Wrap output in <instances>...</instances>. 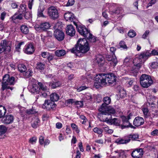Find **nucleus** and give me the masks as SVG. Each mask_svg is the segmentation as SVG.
<instances>
[{
  "mask_svg": "<svg viewBox=\"0 0 158 158\" xmlns=\"http://www.w3.org/2000/svg\"><path fill=\"white\" fill-rule=\"evenodd\" d=\"M140 82L142 87L147 88L153 83V81L150 76L143 74L140 78Z\"/></svg>",
  "mask_w": 158,
  "mask_h": 158,
  "instance_id": "nucleus-8",
  "label": "nucleus"
},
{
  "mask_svg": "<svg viewBox=\"0 0 158 158\" xmlns=\"http://www.w3.org/2000/svg\"><path fill=\"white\" fill-rule=\"evenodd\" d=\"M53 35L56 39L59 41L63 40L64 38V33L59 29H56L54 31Z\"/></svg>",
  "mask_w": 158,
  "mask_h": 158,
  "instance_id": "nucleus-15",
  "label": "nucleus"
},
{
  "mask_svg": "<svg viewBox=\"0 0 158 158\" xmlns=\"http://www.w3.org/2000/svg\"><path fill=\"white\" fill-rule=\"evenodd\" d=\"M66 33L67 35L73 36L75 34V30L74 27L72 25H67L66 29Z\"/></svg>",
  "mask_w": 158,
  "mask_h": 158,
  "instance_id": "nucleus-20",
  "label": "nucleus"
},
{
  "mask_svg": "<svg viewBox=\"0 0 158 158\" xmlns=\"http://www.w3.org/2000/svg\"><path fill=\"white\" fill-rule=\"evenodd\" d=\"M32 72L31 70H28V71H27L25 73L24 75H25L27 77H29L32 76Z\"/></svg>",
  "mask_w": 158,
  "mask_h": 158,
  "instance_id": "nucleus-56",
  "label": "nucleus"
},
{
  "mask_svg": "<svg viewBox=\"0 0 158 158\" xmlns=\"http://www.w3.org/2000/svg\"><path fill=\"white\" fill-rule=\"evenodd\" d=\"M7 129L3 125L0 126V136L4 135L6 132Z\"/></svg>",
  "mask_w": 158,
  "mask_h": 158,
  "instance_id": "nucleus-38",
  "label": "nucleus"
},
{
  "mask_svg": "<svg viewBox=\"0 0 158 158\" xmlns=\"http://www.w3.org/2000/svg\"><path fill=\"white\" fill-rule=\"evenodd\" d=\"M111 99L109 97H106L103 98L104 103H103L98 109L99 111L101 113L98 114V117L101 116L102 115H106L110 113L114 114L115 111L114 108L111 106H108L107 105L111 102Z\"/></svg>",
  "mask_w": 158,
  "mask_h": 158,
  "instance_id": "nucleus-3",
  "label": "nucleus"
},
{
  "mask_svg": "<svg viewBox=\"0 0 158 158\" xmlns=\"http://www.w3.org/2000/svg\"><path fill=\"white\" fill-rule=\"evenodd\" d=\"M20 114L22 117L24 116L25 113H26V110L24 107H22L20 108Z\"/></svg>",
  "mask_w": 158,
  "mask_h": 158,
  "instance_id": "nucleus-43",
  "label": "nucleus"
},
{
  "mask_svg": "<svg viewBox=\"0 0 158 158\" xmlns=\"http://www.w3.org/2000/svg\"><path fill=\"white\" fill-rule=\"evenodd\" d=\"M116 80V76L112 73L106 74L100 73L97 75L95 77L94 86L98 89L100 86L106 85L107 81L109 85H111L115 83Z\"/></svg>",
  "mask_w": 158,
  "mask_h": 158,
  "instance_id": "nucleus-1",
  "label": "nucleus"
},
{
  "mask_svg": "<svg viewBox=\"0 0 158 158\" xmlns=\"http://www.w3.org/2000/svg\"><path fill=\"white\" fill-rule=\"evenodd\" d=\"M128 35L130 37L132 38L135 36L136 35V33L135 31L133 30H130L128 33Z\"/></svg>",
  "mask_w": 158,
  "mask_h": 158,
  "instance_id": "nucleus-46",
  "label": "nucleus"
},
{
  "mask_svg": "<svg viewBox=\"0 0 158 158\" xmlns=\"http://www.w3.org/2000/svg\"><path fill=\"white\" fill-rule=\"evenodd\" d=\"M89 49L88 42L85 39H80L75 47L70 50L71 52L77 56H82L83 54L88 52Z\"/></svg>",
  "mask_w": 158,
  "mask_h": 158,
  "instance_id": "nucleus-2",
  "label": "nucleus"
},
{
  "mask_svg": "<svg viewBox=\"0 0 158 158\" xmlns=\"http://www.w3.org/2000/svg\"><path fill=\"white\" fill-rule=\"evenodd\" d=\"M19 13V15H15L14 16L13 18H14V19H19V20H21L22 19V18H23V15L22 14L20 13Z\"/></svg>",
  "mask_w": 158,
  "mask_h": 158,
  "instance_id": "nucleus-53",
  "label": "nucleus"
},
{
  "mask_svg": "<svg viewBox=\"0 0 158 158\" xmlns=\"http://www.w3.org/2000/svg\"><path fill=\"white\" fill-rule=\"evenodd\" d=\"M104 131L107 134H111L113 132V130L110 129L108 126H106L103 127Z\"/></svg>",
  "mask_w": 158,
  "mask_h": 158,
  "instance_id": "nucleus-39",
  "label": "nucleus"
},
{
  "mask_svg": "<svg viewBox=\"0 0 158 158\" xmlns=\"http://www.w3.org/2000/svg\"><path fill=\"white\" fill-rule=\"evenodd\" d=\"M150 33L149 30H147L142 36V38L143 39H146L148 35Z\"/></svg>",
  "mask_w": 158,
  "mask_h": 158,
  "instance_id": "nucleus-54",
  "label": "nucleus"
},
{
  "mask_svg": "<svg viewBox=\"0 0 158 158\" xmlns=\"http://www.w3.org/2000/svg\"><path fill=\"white\" fill-rule=\"evenodd\" d=\"M65 54V51L64 50H57L55 52L56 56L58 57L64 56Z\"/></svg>",
  "mask_w": 158,
  "mask_h": 158,
  "instance_id": "nucleus-32",
  "label": "nucleus"
},
{
  "mask_svg": "<svg viewBox=\"0 0 158 158\" xmlns=\"http://www.w3.org/2000/svg\"><path fill=\"white\" fill-rule=\"evenodd\" d=\"M38 84L40 87H38L37 85L33 84L32 86L29 87L30 92L34 94H37L39 92V90L41 89L43 91V92H41V94H40L38 96L41 98H46L48 95L47 87L43 85L41 82H38Z\"/></svg>",
  "mask_w": 158,
  "mask_h": 158,
  "instance_id": "nucleus-5",
  "label": "nucleus"
},
{
  "mask_svg": "<svg viewBox=\"0 0 158 158\" xmlns=\"http://www.w3.org/2000/svg\"><path fill=\"white\" fill-rule=\"evenodd\" d=\"M50 117V115L47 113H45L43 115L42 118L43 120H47Z\"/></svg>",
  "mask_w": 158,
  "mask_h": 158,
  "instance_id": "nucleus-52",
  "label": "nucleus"
},
{
  "mask_svg": "<svg viewBox=\"0 0 158 158\" xmlns=\"http://www.w3.org/2000/svg\"><path fill=\"white\" fill-rule=\"evenodd\" d=\"M34 0H29L28 3V8L30 9H31L32 8V6L33 4V2Z\"/></svg>",
  "mask_w": 158,
  "mask_h": 158,
  "instance_id": "nucleus-62",
  "label": "nucleus"
},
{
  "mask_svg": "<svg viewBox=\"0 0 158 158\" xmlns=\"http://www.w3.org/2000/svg\"><path fill=\"white\" fill-rule=\"evenodd\" d=\"M151 135L152 136H156L158 135V130L155 129L151 133Z\"/></svg>",
  "mask_w": 158,
  "mask_h": 158,
  "instance_id": "nucleus-51",
  "label": "nucleus"
},
{
  "mask_svg": "<svg viewBox=\"0 0 158 158\" xmlns=\"http://www.w3.org/2000/svg\"><path fill=\"white\" fill-rule=\"evenodd\" d=\"M132 116V114L130 113L127 117L123 116L122 117L123 124L121 125V127L122 129H123L126 128L131 127V128H135V127L133 126L130 123L129 120L131 118V117Z\"/></svg>",
  "mask_w": 158,
  "mask_h": 158,
  "instance_id": "nucleus-12",
  "label": "nucleus"
},
{
  "mask_svg": "<svg viewBox=\"0 0 158 158\" xmlns=\"http://www.w3.org/2000/svg\"><path fill=\"white\" fill-rule=\"evenodd\" d=\"M19 70L21 72H24L26 71L27 68L26 66L23 64H19L18 66Z\"/></svg>",
  "mask_w": 158,
  "mask_h": 158,
  "instance_id": "nucleus-35",
  "label": "nucleus"
},
{
  "mask_svg": "<svg viewBox=\"0 0 158 158\" xmlns=\"http://www.w3.org/2000/svg\"><path fill=\"white\" fill-rule=\"evenodd\" d=\"M24 17L27 19H30L32 18V14L30 11H26L25 12Z\"/></svg>",
  "mask_w": 158,
  "mask_h": 158,
  "instance_id": "nucleus-42",
  "label": "nucleus"
},
{
  "mask_svg": "<svg viewBox=\"0 0 158 158\" xmlns=\"http://www.w3.org/2000/svg\"><path fill=\"white\" fill-rule=\"evenodd\" d=\"M49 53V52H42L41 55L44 58H47Z\"/></svg>",
  "mask_w": 158,
  "mask_h": 158,
  "instance_id": "nucleus-49",
  "label": "nucleus"
},
{
  "mask_svg": "<svg viewBox=\"0 0 158 158\" xmlns=\"http://www.w3.org/2000/svg\"><path fill=\"white\" fill-rule=\"evenodd\" d=\"M56 106V104L53 101L50 100H45L44 104L42 106V108L44 109H46L48 110H49L53 108Z\"/></svg>",
  "mask_w": 158,
  "mask_h": 158,
  "instance_id": "nucleus-14",
  "label": "nucleus"
},
{
  "mask_svg": "<svg viewBox=\"0 0 158 158\" xmlns=\"http://www.w3.org/2000/svg\"><path fill=\"white\" fill-rule=\"evenodd\" d=\"M47 14L50 18L53 20L57 19L59 16V12L56 7L51 6L48 9Z\"/></svg>",
  "mask_w": 158,
  "mask_h": 158,
  "instance_id": "nucleus-10",
  "label": "nucleus"
},
{
  "mask_svg": "<svg viewBox=\"0 0 158 158\" xmlns=\"http://www.w3.org/2000/svg\"><path fill=\"white\" fill-rule=\"evenodd\" d=\"M6 110L4 106L0 105V118L3 117L6 112Z\"/></svg>",
  "mask_w": 158,
  "mask_h": 158,
  "instance_id": "nucleus-28",
  "label": "nucleus"
},
{
  "mask_svg": "<svg viewBox=\"0 0 158 158\" xmlns=\"http://www.w3.org/2000/svg\"><path fill=\"white\" fill-rule=\"evenodd\" d=\"M26 6L24 4H21L19 6L18 11L19 13L23 14L26 11Z\"/></svg>",
  "mask_w": 158,
  "mask_h": 158,
  "instance_id": "nucleus-31",
  "label": "nucleus"
},
{
  "mask_svg": "<svg viewBox=\"0 0 158 158\" xmlns=\"http://www.w3.org/2000/svg\"><path fill=\"white\" fill-rule=\"evenodd\" d=\"M15 78L11 77H10L8 74H6L3 77V81L2 84V89L4 90L6 89H9L10 87L7 86L14 84Z\"/></svg>",
  "mask_w": 158,
  "mask_h": 158,
  "instance_id": "nucleus-7",
  "label": "nucleus"
},
{
  "mask_svg": "<svg viewBox=\"0 0 158 158\" xmlns=\"http://www.w3.org/2000/svg\"><path fill=\"white\" fill-rule=\"evenodd\" d=\"M119 46L121 48L124 49H127V47L125 43L123 41H121L119 43Z\"/></svg>",
  "mask_w": 158,
  "mask_h": 158,
  "instance_id": "nucleus-48",
  "label": "nucleus"
},
{
  "mask_svg": "<svg viewBox=\"0 0 158 158\" xmlns=\"http://www.w3.org/2000/svg\"><path fill=\"white\" fill-rule=\"evenodd\" d=\"M64 18L67 21L73 22L74 24L77 26V24L74 21L75 18L72 13L69 12L65 13L64 15Z\"/></svg>",
  "mask_w": 158,
  "mask_h": 158,
  "instance_id": "nucleus-21",
  "label": "nucleus"
},
{
  "mask_svg": "<svg viewBox=\"0 0 158 158\" xmlns=\"http://www.w3.org/2000/svg\"><path fill=\"white\" fill-rule=\"evenodd\" d=\"M93 131L98 134L101 135L102 133L103 130L101 128L96 127L94 128Z\"/></svg>",
  "mask_w": 158,
  "mask_h": 158,
  "instance_id": "nucleus-41",
  "label": "nucleus"
},
{
  "mask_svg": "<svg viewBox=\"0 0 158 158\" xmlns=\"http://www.w3.org/2000/svg\"><path fill=\"white\" fill-rule=\"evenodd\" d=\"M61 85L60 82L58 81H53L49 84V86L52 88H55L56 87L60 86Z\"/></svg>",
  "mask_w": 158,
  "mask_h": 158,
  "instance_id": "nucleus-27",
  "label": "nucleus"
},
{
  "mask_svg": "<svg viewBox=\"0 0 158 158\" xmlns=\"http://www.w3.org/2000/svg\"><path fill=\"white\" fill-rule=\"evenodd\" d=\"M50 25L48 22H45L41 23L37 27H35V29L37 31H46L49 28Z\"/></svg>",
  "mask_w": 158,
  "mask_h": 158,
  "instance_id": "nucleus-17",
  "label": "nucleus"
},
{
  "mask_svg": "<svg viewBox=\"0 0 158 158\" xmlns=\"http://www.w3.org/2000/svg\"><path fill=\"white\" fill-rule=\"evenodd\" d=\"M75 104L77 105H78V107H82L83 106V101H77L75 102Z\"/></svg>",
  "mask_w": 158,
  "mask_h": 158,
  "instance_id": "nucleus-58",
  "label": "nucleus"
},
{
  "mask_svg": "<svg viewBox=\"0 0 158 158\" xmlns=\"http://www.w3.org/2000/svg\"><path fill=\"white\" fill-rule=\"evenodd\" d=\"M45 67V64L41 62H39L36 64V68L37 69L42 70Z\"/></svg>",
  "mask_w": 158,
  "mask_h": 158,
  "instance_id": "nucleus-37",
  "label": "nucleus"
},
{
  "mask_svg": "<svg viewBox=\"0 0 158 158\" xmlns=\"http://www.w3.org/2000/svg\"><path fill=\"white\" fill-rule=\"evenodd\" d=\"M87 88V87L85 86H82L81 87H80L79 88L77 89V91L79 92L81 91L84 90L86 89Z\"/></svg>",
  "mask_w": 158,
  "mask_h": 158,
  "instance_id": "nucleus-60",
  "label": "nucleus"
},
{
  "mask_svg": "<svg viewBox=\"0 0 158 158\" xmlns=\"http://www.w3.org/2000/svg\"><path fill=\"white\" fill-rule=\"evenodd\" d=\"M144 123V120L143 118L140 117H137L133 121V124L135 126L138 127L142 124Z\"/></svg>",
  "mask_w": 158,
  "mask_h": 158,
  "instance_id": "nucleus-22",
  "label": "nucleus"
},
{
  "mask_svg": "<svg viewBox=\"0 0 158 158\" xmlns=\"http://www.w3.org/2000/svg\"><path fill=\"white\" fill-rule=\"evenodd\" d=\"M92 99V97L89 93H88L84 95V99L85 100H90Z\"/></svg>",
  "mask_w": 158,
  "mask_h": 158,
  "instance_id": "nucleus-44",
  "label": "nucleus"
},
{
  "mask_svg": "<svg viewBox=\"0 0 158 158\" xmlns=\"http://www.w3.org/2000/svg\"><path fill=\"white\" fill-rule=\"evenodd\" d=\"M143 154V149L140 148L133 151L131 154V155L134 158H141Z\"/></svg>",
  "mask_w": 158,
  "mask_h": 158,
  "instance_id": "nucleus-16",
  "label": "nucleus"
},
{
  "mask_svg": "<svg viewBox=\"0 0 158 158\" xmlns=\"http://www.w3.org/2000/svg\"><path fill=\"white\" fill-rule=\"evenodd\" d=\"M54 56L51 53H49V55L48 56L47 59L49 61L52 60Z\"/></svg>",
  "mask_w": 158,
  "mask_h": 158,
  "instance_id": "nucleus-61",
  "label": "nucleus"
},
{
  "mask_svg": "<svg viewBox=\"0 0 158 158\" xmlns=\"http://www.w3.org/2000/svg\"><path fill=\"white\" fill-rule=\"evenodd\" d=\"M150 55L148 56V57L152 55H158V50H156L155 49L153 50L151 53L149 52Z\"/></svg>",
  "mask_w": 158,
  "mask_h": 158,
  "instance_id": "nucleus-50",
  "label": "nucleus"
},
{
  "mask_svg": "<svg viewBox=\"0 0 158 158\" xmlns=\"http://www.w3.org/2000/svg\"><path fill=\"white\" fill-rule=\"evenodd\" d=\"M123 10L121 8H118L115 10H113L110 12V13L111 15H113L114 14H122L123 11Z\"/></svg>",
  "mask_w": 158,
  "mask_h": 158,
  "instance_id": "nucleus-34",
  "label": "nucleus"
},
{
  "mask_svg": "<svg viewBox=\"0 0 158 158\" xmlns=\"http://www.w3.org/2000/svg\"><path fill=\"white\" fill-rule=\"evenodd\" d=\"M118 154L119 158H126V156L125 154V152L122 150H117L115 151Z\"/></svg>",
  "mask_w": 158,
  "mask_h": 158,
  "instance_id": "nucleus-33",
  "label": "nucleus"
},
{
  "mask_svg": "<svg viewBox=\"0 0 158 158\" xmlns=\"http://www.w3.org/2000/svg\"><path fill=\"white\" fill-rule=\"evenodd\" d=\"M158 67L157 63L156 62L152 63L150 65V67L152 69H155Z\"/></svg>",
  "mask_w": 158,
  "mask_h": 158,
  "instance_id": "nucleus-57",
  "label": "nucleus"
},
{
  "mask_svg": "<svg viewBox=\"0 0 158 158\" xmlns=\"http://www.w3.org/2000/svg\"><path fill=\"white\" fill-rule=\"evenodd\" d=\"M24 43V42H21L20 43H19L16 46V50L18 52L19 51L20 49V47Z\"/></svg>",
  "mask_w": 158,
  "mask_h": 158,
  "instance_id": "nucleus-59",
  "label": "nucleus"
},
{
  "mask_svg": "<svg viewBox=\"0 0 158 158\" xmlns=\"http://www.w3.org/2000/svg\"><path fill=\"white\" fill-rule=\"evenodd\" d=\"M150 55L147 51L141 53L138 57H136L133 60L134 66L131 70L132 72L136 73H138V70L141 66V63L144 62Z\"/></svg>",
  "mask_w": 158,
  "mask_h": 158,
  "instance_id": "nucleus-4",
  "label": "nucleus"
},
{
  "mask_svg": "<svg viewBox=\"0 0 158 158\" xmlns=\"http://www.w3.org/2000/svg\"><path fill=\"white\" fill-rule=\"evenodd\" d=\"M156 0H151L148 5L147 7L151 6L156 2Z\"/></svg>",
  "mask_w": 158,
  "mask_h": 158,
  "instance_id": "nucleus-63",
  "label": "nucleus"
},
{
  "mask_svg": "<svg viewBox=\"0 0 158 158\" xmlns=\"http://www.w3.org/2000/svg\"><path fill=\"white\" fill-rule=\"evenodd\" d=\"M143 114L146 118H147L149 115V112L147 108H143L142 109Z\"/></svg>",
  "mask_w": 158,
  "mask_h": 158,
  "instance_id": "nucleus-40",
  "label": "nucleus"
},
{
  "mask_svg": "<svg viewBox=\"0 0 158 158\" xmlns=\"http://www.w3.org/2000/svg\"><path fill=\"white\" fill-rule=\"evenodd\" d=\"M14 116L10 114H7L2 119L3 123L6 124H8L12 123L14 120Z\"/></svg>",
  "mask_w": 158,
  "mask_h": 158,
  "instance_id": "nucleus-19",
  "label": "nucleus"
},
{
  "mask_svg": "<svg viewBox=\"0 0 158 158\" xmlns=\"http://www.w3.org/2000/svg\"><path fill=\"white\" fill-rule=\"evenodd\" d=\"M78 32L82 35L87 38L91 42H95L96 41V38L93 36L90 33V31L87 29L85 27L79 26L78 27L77 25Z\"/></svg>",
  "mask_w": 158,
  "mask_h": 158,
  "instance_id": "nucleus-6",
  "label": "nucleus"
},
{
  "mask_svg": "<svg viewBox=\"0 0 158 158\" xmlns=\"http://www.w3.org/2000/svg\"><path fill=\"white\" fill-rule=\"evenodd\" d=\"M119 95L122 98L125 97L126 95L125 91L123 89H121L119 91Z\"/></svg>",
  "mask_w": 158,
  "mask_h": 158,
  "instance_id": "nucleus-45",
  "label": "nucleus"
},
{
  "mask_svg": "<svg viewBox=\"0 0 158 158\" xmlns=\"http://www.w3.org/2000/svg\"><path fill=\"white\" fill-rule=\"evenodd\" d=\"M139 135L137 134H131L127 136V138L130 139V141L131 139L133 140H137L139 139Z\"/></svg>",
  "mask_w": 158,
  "mask_h": 158,
  "instance_id": "nucleus-30",
  "label": "nucleus"
},
{
  "mask_svg": "<svg viewBox=\"0 0 158 158\" xmlns=\"http://www.w3.org/2000/svg\"><path fill=\"white\" fill-rule=\"evenodd\" d=\"M11 42L6 40H2L0 43V53L7 54L11 50Z\"/></svg>",
  "mask_w": 158,
  "mask_h": 158,
  "instance_id": "nucleus-9",
  "label": "nucleus"
},
{
  "mask_svg": "<svg viewBox=\"0 0 158 158\" xmlns=\"http://www.w3.org/2000/svg\"><path fill=\"white\" fill-rule=\"evenodd\" d=\"M45 9L44 7L43 6H40L38 10L37 16L39 17H42L45 18L46 16H45L43 14V12Z\"/></svg>",
  "mask_w": 158,
  "mask_h": 158,
  "instance_id": "nucleus-25",
  "label": "nucleus"
},
{
  "mask_svg": "<svg viewBox=\"0 0 158 158\" xmlns=\"http://www.w3.org/2000/svg\"><path fill=\"white\" fill-rule=\"evenodd\" d=\"M50 100L54 102L55 101H57L59 98V95L55 93H52L50 95Z\"/></svg>",
  "mask_w": 158,
  "mask_h": 158,
  "instance_id": "nucleus-26",
  "label": "nucleus"
},
{
  "mask_svg": "<svg viewBox=\"0 0 158 158\" xmlns=\"http://www.w3.org/2000/svg\"><path fill=\"white\" fill-rule=\"evenodd\" d=\"M20 30L23 33L25 34L28 33L29 31L28 27L25 25H22L21 26Z\"/></svg>",
  "mask_w": 158,
  "mask_h": 158,
  "instance_id": "nucleus-29",
  "label": "nucleus"
},
{
  "mask_svg": "<svg viewBox=\"0 0 158 158\" xmlns=\"http://www.w3.org/2000/svg\"><path fill=\"white\" fill-rule=\"evenodd\" d=\"M96 60L99 66H101L104 63V58L101 55H98L96 58Z\"/></svg>",
  "mask_w": 158,
  "mask_h": 158,
  "instance_id": "nucleus-24",
  "label": "nucleus"
},
{
  "mask_svg": "<svg viewBox=\"0 0 158 158\" xmlns=\"http://www.w3.org/2000/svg\"><path fill=\"white\" fill-rule=\"evenodd\" d=\"M110 51L112 53V55H108L106 57V59L110 61H111L110 64L111 65L115 66L117 63L116 57L114 55V52L116 50V48L114 47H111Z\"/></svg>",
  "mask_w": 158,
  "mask_h": 158,
  "instance_id": "nucleus-13",
  "label": "nucleus"
},
{
  "mask_svg": "<svg viewBox=\"0 0 158 158\" xmlns=\"http://www.w3.org/2000/svg\"><path fill=\"white\" fill-rule=\"evenodd\" d=\"M74 3V0H69L66 4L67 6H71Z\"/></svg>",
  "mask_w": 158,
  "mask_h": 158,
  "instance_id": "nucleus-55",
  "label": "nucleus"
},
{
  "mask_svg": "<svg viewBox=\"0 0 158 158\" xmlns=\"http://www.w3.org/2000/svg\"><path fill=\"white\" fill-rule=\"evenodd\" d=\"M35 51L34 47L31 43L27 44L23 49L24 52L28 54H32Z\"/></svg>",
  "mask_w": 158,
  "mask_h": 158,
  "instance_id": "nucleus-18",
  "label": "nucleus"
},
{
  "mask_svg": "<svg viewBox=\"0 0 158 158\" xmlns=\"http://www.w3.org/2000/svg\"><path fill=\"white\" fill-rule=\"evenodd\" d=\"M130 141V139H128L127 138V139H123L121 138L117 139L115 140V142L118 144H126L129 143Z\"/></svg>",
  "mask_w": 158,
  "mask_h": 158,
  "instance_id": "nucleus-23",
  "label": "nucleus"
},
{
  "mask_svg": "<svg viewBox=\"0 0 158 158\" xmlns=\"http://www.w3.org/2000/svg\"><path fill=\"white\" fill-rule=\"evenodd\" d=\"M35 113V111L34 109H31L26 110V113L28 114H34Z\"/></svg>",
  "mask_w": 158,
  "mask_h": 158,
  "instance_id": "nucleus-47",
  "label": "nucleus"
},
{
  "mask_svg": "<svg viewBox=\"0 0 158 158\" xmlns=\"http://www.w3.org/2000/svg\"><path fill=\"white\" fill-rule=\"evenodd\" d=\"M111 114H112L108 113V114L106 115H108V116L107 117H105V118L103 119V121L106 122L107 123L109 124H114L116 126H119L120 124V120L116 118L112 119Z\"/></svg>",
  "mask_w": 158,
  "mask_h": 158,
  "instance_id": "nucleus-11",
  "label": "nucleus"
},
{
  "mask_svg": "<svg viewBox=\"0 0 158 158\" xmlns=\"http://www.w3.org/2000/svg\"><path fill=\"white\" fill-rule=\"evenodd\" d=\"M40 122V120L39 118H36L35 120L31 124L32 127L34 128H36L39 126V124Z\"/></svg>",
  "mask_w": 158,
  "mask_h": 158,
  "instance_id": "nucleus-36",
  "label": "nucleus"
},
{
  "mask_svg": "<svg viewBox=\"0 0 158 158\" xmlns=\"http://www.w3.org/2000/svg\"><path fill=\"white\" fill-rule=\"evenodd\" d=\"M36 140L37 139L36 138L33 137L30 139L29 141L32 144H34L36 142Z\"/></svg>",
  "mask_w": 158,
  "mask_h": 158,
  "instance_id": "nucleus-64",
  "label": "nucleus"
}]
</instances>
